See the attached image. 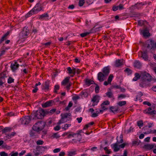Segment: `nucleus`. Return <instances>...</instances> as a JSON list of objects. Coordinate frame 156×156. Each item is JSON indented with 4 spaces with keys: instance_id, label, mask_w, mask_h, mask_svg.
Wrapping results in <instances>:
<instances>
[{
    "instance_id": "nucleus-1",
    "label": "nucleus",
    "mask_w": 156,
    "mask_h": 156,
    "mask_svg": "<svg viewBox=\"0 0 156 156\" xmlns=\"http://www.w3.org/2000/svg\"><path fill=\"white\" fill-rule=\"evenodd\" d=\"M42 9L41 4L38 2L37 3L34 8L31 10L26 16V17L30 16L34 14H36L41 11Z\"/></svg>"
},
{
    "instance_id": "nucleus-26",
    "label": "nucleus",
    "mask_w": 156,
    "mask_h": 156,
    "mask_svg": "<svg viewBox=\"0 0 156 156\" xmlns=\"http://www.w3.org/2000/svg\"><path fill=\"white\" fill-rule=\"evenodd\" d=\"M9 32L8 31L3 36L0 41V43H1L2 41L6 39L7 37L9 35Z\"/></svg>"
},
{
    "instance_id": "nucleus-12",
    "label": "nucleus",
    "mask_w": 156,
    "mask_h": 156,
    "mask_svg": "<svg viewBox=\"0 0 156 156\" xmlns=\"http://www.w3.org/2000/svg\"><path fill=\"white\" fill-rule=\"evenodd\" d=\"M81 131L82 130H81L79 131L77 133H75L74 134V137H73L76 139L75 141H77V142L78 141H80L82 139L81 135L80 134Z\"/></svg>"
},
{
    "instance_id": "nucleus-6",
    "label": "nucleus",
    "mask_w": 156,
    "mask_h": 156,
    "mask_svg": "<svg viewBox=\"0 0 156 156\" xmlns=\"http://www.w3.org/2000/svg\"><path fill=\"white\" fill-rule=\"evenodd\" d=\"M140 77L144 81H147L150 82L152 79L151 76L148 73L144 72L142 73L140 75Z\"/></svg>"
},
{
    "instance_id": "nucleus-27",
    "label": "nucleus",
    "mask_w": 156,
    "mask_h": 156,
    "mask_svg": "<svg viewBox=\"0 0 156 156\" xmlns=\"http://www.w3.org/2000/svg\"><path fill=\"white\" fill-rule=\"evenodd\" d=\"M71 126V124H65L62 126V128L63 130H66Z\"/></svg>"
},
{
    "instance_id": "nucleus-24",
    "label": "nucleus",
    "mask_w": 156,
    "mask_h": 156,
    "mask_svg": "<svg viewBox=\"0 0 156 156\" xmlns=\"http://www.w3.org/2000/svg\"><path fill=\"white\" fill-rule=\"evenodd\" d=\"M154 147V145L152 144H147L144 146V147L147 150H150Z\"/></svg>"
},
{
    "instance_id": "nucleus-11",
    "label": "nucleus",
    "mask_w": 156,
    "mask_h": 156,
    "mask_svg": "<svg viewBox=\"0 0 156 156\" xmlns=\"http://www.w3.org/2000/svg\"><path fill=\"white\" fill-rule=\"evenodd\" d=\"M47 148L46 147L39 146H37L36 148L37 151H38L40 153H43Z\"/></svg>"
},
{
    "instance_id": "nucleus-56",
    "label": "nucleus",
    "mask_w": 156,
    "mask_h": 156,
    "mask_svg": "<svg viewBox=\"0 0 156 156\" xmlns=\"http://www.w3.org/2000/svg\"><path fill=\"white\" fill-rule=\"evenodd\" d=\"M59 125H58L54 128V129L56 131L59 130L60 129V126H59Z\"/></svg>"
},
{
    "instance_id": "nucleus-52",
    "label": "nucleus",
    "mask_w": 156,
    "mask_h": 156,
    "mask_svg": "<svg viewBox=\"0 0 156 156\" xmlns=\"http://www.w3.org/2000/svg\"><path fill=\"white\" fill-rule=\"evenodd\" d=\"M33 152L34 153L35 156H37L41 154L38 151L36 152L35 149L33 150Z\"/></svg>"
},
{
    "instance_id": "nucleus-4",
    "label": "nucleus",
    "mask_w": 156,
    "mask_h": 156,
    "mask_svg": "<svg viewBox=\"0 0 156 156\" xmlns=\"http://www.w3.org/2000/svg\"><path fill=\"white\" fill-rule=\"evenodd\" d=\"M45 123L42 122H38L36 123L33 126V129L36 131H38L43 129L44 127Z\"/></svg>"
},
{
    "instance_id": "nucleus-42",
    "label": "nucleus",
    "mask_w": 156,
    "mask_h": 156,
    "mask_svg": "<svg viewBox=\"0 0 156 156\" xmlns=\"http://www.w3.org/2000/svg\"><path fill=\"white\" fill-rule=\"evenodd\" d=\"M137 125L139 126H142L143 125V122L142 120H140L138 121L137 122Z\"/></svg>"
},
{
    "instance_id": "nucleus-34",
    "label": "nucleus",
    "mask_w": 156,
    "mask_h": 156,
    "mask_svg": "<svg viewBox=\"0 0 156 156\" xmlns=\"http://www.w3.org/2000/svg\"><path fill=\"white\" fill-rule=\"evenodd\" d=\"M76 151H69L68 152V156H73L75 155L76 154Z\"/></svg>"
},
{
    "instance_id": "nucleus-18",
    "label": "nucleus",
    "mask_w": 156,
    "mask_h": 156,
    "mask_svg": "<svg viewBox=\"0 0 156 156\" xmlns=\"http://www.w3.org/2000/svg\"><path fill=\"white\" fill-rule=\"evenodd\" d=\"M123 60L121 59H118L116 60L115 62V66L116 67H118L123 65Z\"/></svg>"
},
{
    "instance_id": "nucleus-28",
    "label": "nucleus",
    "mask_w": 156,
    "mask_h": 156,
    "mask_svg": "<svg viewBox=\"0 0 156 156\" xmlns=\"http://www.w3.org/2000/svg\"><path fill=\"white\" fill-rule=\"evenodd\" d=\"M49 82L48 81H46L44 83V86L43 87V89L47 90L49 89Z\"/></svg>"
},
{
    "instance_id": "nucleus-63",
    "label": "nucleus",
    "mask_w": 156,
    "mask_h": 156,
    "mask_svg": "<svg viewBox=\"0 0 156 156\" xmlns=\"http://www.w3.org/2000/svg\"><path fill=\"white\" fill-rule=\"evenodd\" d=\"M118 9L120 10H121L124 9L123 5L122 4H120L118 6Z\"/></svg>"
},
{
    "instance_id": "nucleus-40",
    "label": "nucleus",
    "mask_w": 156,
    "mask_h": 156,
    "mask_svg": "<svg viewBox=\"0 0 156 156\" xmlns=\"http://www.w3.org/2000/svg\"><path fill=\"white\" fill-rule=\"evenodd\" d=\"M14 79L11 77H9L8 80V83H11L14 82Z\"/></svg>"
},
{
    "instance_id": "nucleus-45",
    "label": "nucleus",
    "mask_w": 156,
    "mask_h": 156,
    "mask_svg": "<svg viewBox=\"0 0 156 156\" xmlns=\"http://www.w3.org/2000/svg\"><path fill=\"white\" fill-rule=\"evenodd\" d=\"M44 142L43 140H38L36 142L37 144L38 145H42L43 144Z\"/></svg>"
},
{
    "instance_id": "nucleus-19",
    "label": "nucleus",
    "mask_w": 156,
    "mask_h": 156,
    "mask_svg": "<svg viewBox=\"0 0 156 156\" xmlns=\"http://www.w3.org/2000/svg\"><path fill=\"white\" fill-rule=\"evenodd\" d=\"M119 144L118 143L117 141L116 143H115L113 145L112 147L113 148L115 151L116 152L119 150Z\"/></svg>"
},
{
    "instance_id": "nucleus-8",
    "label": "nucleus",
    "mask_w": 156,
    "mask_h": 156,
    "mask_svg": "<svg viewBox=\"0 0 156 156\" xmlns=\"http://www.w3.org/2000/svg\"><path fill=\"white\" fill-rule=\"evenodd\" d=\"M144 112L145 114H147L150 115H153L156 114V111L152 109L150 107L144 111Z\"/></svg>"
},
{
    "instance_id": "nucleus-39",
    "label": "nucleus",
    "mask_w": 156,
    "mask_h": 156,
    "mask_svg": "<svg viewBox=\"0 0 156 156\" xmlns=\"http://www.w3.org/2000/svg\"><path fill=\"white\" fill-rule=\"evenodd\" d=\"M125 72H127L128 73V75L132 73V71L129 68L126 69L125 70Z\"/></svg>"
},
{
    "instance_id": "nucleus-38",
    "label": "nucleus",
    "mask_w": 156,
    "mask_h": 156,
    "mask_svg": "<svg viewBox=\"0 0 156 156\" xmlns=\"http://www.w3.org/2000/svg\"><path fill=\"white\" fill-rule=\"evenodd\" d=\"M120 140L119 141L118 140V137L117 136V142L119 143H122L123 142V139H122V138H123V136L122 135H121L120 136Z\"/></svg>"
},
{
    "instance_id": "nucleus-46",
    "label": "nucleus",
    "mask_w": 156,
    "mask_h": 156,
    "mask_svg": "<svg viewBox=\"0 0 156 156\" xmlns=\"http://www.w3.org/2000/svg\"><path fill=\"white\" fill-rule=\"evenodd\" d=\"M146 81H143L142 82L140 83V86L142 87H144L146 86V84H145V82Z\"/></svg>"
},
{
    "instance_id": "nucleus-51",
    "label": "nucleus",
    "mask_w": 156,
    "mask_h": 156,
    "mask_svg": "<svg viewBox=\"0 0 156 156\" xmlns=\"http://www.w3.org/2000/svg\"><path fill=\"white\" fill-rule=\"evenodd\" d=\"M18 154V153L17 152L14 153L13 152H12L10 154L11 156H17Z\"/></svg>"
},
{
    "instance_id": "nucleus-47",
    "label": "nucleus",
    "mask_w": 156,
    "mask_h": 156,
    "mask_svg": "<svg viewBox=\"0 0 156 156\" xmlns=\"http://www.w3.org/2000/svg\"><path fill=\"white\" fill-rule=\"evenodd\" d=\"M52 137L53 138H58L59 137V135H58L57 133H54L52 136Z\"/></svg>"
},
{
    "instance_id": "nucleus-23",
    "label": "nucleus",
    "mask_w": 156,
    "mask_h": 156,
    "mask_svg": "<svg viewBox=\"0 0 156 156\" xmlns=\"http://www.w3.org/2000/svg\"><path fill=\"white\" fill-rule=\"evenodd\" d=\"M141 57L145 61H147L148 60V57L147 54L144 52H141Z\"/></svg>"
},
{
    "instance_id": "nucleus-9",
    "label": "nucleus",
    "mask_w": 156,
    "mask_h": 156,
    "mask_svg": "<svg viewBox=\"0 0 156 156\" xmlns=\"http://www.w3.org/2000/svg\"><path fill=\"white\" fill-rule=\"evenodd\" d=\"M106 76L102 72H99L98 74V79L100 82L104 81Z\"/></svg>"
},
{
    "instance_id": "nucleus-14",
    "label": "nucleus",
    "mask_w": 156,
    "mask_h": 156,
    "mask_svg": "<svg viewBox=\"0 0 156 156\" xmlns=\"http://www.w3.org/2000/svg\"><path fill=\"white\" fill-rule=\"evenodd\" d=\"M54 101L52 100H50L47 101L45 103L42 105V106L43 108H46L52 105L54 103Z\"/></svg>"
},
{
    "instance_id": "nucleus-55",
    "label": "nucleus",
    "mask_w": 156,
    "mask_h": 156,
    "mask_svg": "<svg viewBox=\"0 0 156 156\" xmlns=\"http://www.w3.org/2000/svg\"><path fill=\"white\" fill-rule=\"evenodd\" d=\"M110 102L108 101H104L102 104H103L104 105H107L109 104Z\"/></svg>"
},
{
    "instance_id": "nucleus-59",
    "label": "nucleus",
    "mask_w": 156,
    "mask_h": 156,
    "mask_svg": "<svg viewBox=\"0 0 156 156\" xmlns=\"http://www.w3.org/2000/svg\"><path fill=\"white\" fill-rule=\"evenodd\" d=\"M98 113L96 112V113H94L92 114V117H97L98 115Z\"/></svg>"
},
{
    "instance_id": "nucleus-54",
    "label": "nucleus",
    "mask_w": 156,
    "mask_h": 156,
    "mask_svg": "<svg viewBox=\"0 0 156 156\" xmlns=\"http://www.w3.org/2000/svg\"><path fill=\"white\" fill-rule=\"evenodd\" d=\"M101 107L102 109L104 110H107V107L106 106V105H104L103 104H101Z\"/></svg>"
},
{
    "instance_id": "nucleus-10",
    "label": "nucleus",
    "mask_w": 156,
    "mask_h": 156,
    "mask_svg": "<svg viewBox=\"0 0 156 156\" xmlns=\"http://www.w3.org/2000/svg\"><path fill=\"white\" fill-rule=\"evenodd\" d=\"M29 34V30L27 28H24L20 34V36H21L23 38H25Z\"/></svg>"
},
{
    "instance_id": "nucleus-62",
    "label": "nucleus",
    "mask_w": 156,
    "mask_h": 156,
    "mask_svg": "<svg viewBox=\"0 0 156 156\" xmlns=\"http://www.w3.org/2000/svg\"><path fill=\"white\" fill-rule=\"evenodd\" d=\"M126 97V95L123 94H121L118 96V98H124Z\"/></svg>"
},
{
    "instance_id": "nucleus-36",
    "label": "nucleus",
    "mask_w": 156,
    "mask_h": 156,
    "mask_svg": "<svg viewBox=\"0 0 156 156\" xmlns=\"http://www.w3.org/2000/svg\"><path fill=\"white\" fill-rule=\"evenodd\" d=\"M140 77L139 74L138 73H136L135 74V76L133 79V80L136 81Z\"/></svg>"
},
{
    "instance_id": "nucleus-60",
    "label": "nucleus",
    "mask_w": 156,
    "mask_h": 156,
    "mask_svg": "<svg viewBox=\"0 0 156 156\" xmlns=\"http://www.w3.org/2000/svg\"><path fill=\"white\" fill-rule=\"evenodd\" d=\"M67 70L68 71V73L69 74L72 73V69L70 67L67 68Z\"/></svg>"
},
{
    "instance_id": "nucleus-13",
    "label": "nucleus",
    "mask_w": 156,
    "mask_h": 156,
    "mask_svg": "<svg viewBox=\"0 0 156 156\" xmlns=\"http://www.w3.org/2000/svg\"><path fill=\"white\" fill-rule=\"evenodd\" d=\"M102 73L106 76L109 74L110 71V68L108 67H105L103 68L102 70Z\"/></svg>"
},
{
    "instance_id": "nucleus-31",
    "label": "nucleus",
    "mask_w": 156,
    "mask_h": 156,
    "mask_svg": "<svg viewBox=\"0 0 156 156\" xmlns=\"http://www.w3.org/2000/svg\"><path fill=\"white\" fill-rule=\"evenodd\" d=\"M94 83V81L89 79L86 80V84L88 86H90L91 84H93Z\"/></svg>"
},
{
    "instance_id": "nucleus-57",
    "label": "nucleus",
    "mask_w": 156,
    "mask_h": 156,
    "mask_svg": "<svg viewBox=\"0 0 156 156\" xmlns=\"http://www.w3.org/2000/svg\"><path fill=\"white\" fill-rule=\"evenodd\" d=\"M60 151V148H57L54 150L53 151L54 153H56L59 152Z\"/></svg>"
},
{
    "instance_id": "nucleus-15",
    "label": "nucleus",
    "mask_w": 156,
    "mask_h": 156,
    "mask_svg": "<svg viewBox=\"0 0 156 156\" xmlns=\"http://www.w3.org/2000/svg\"><path fill=\"white\" fill-rule=\"evenodd\" d=\"M113 78V75L112 74H110L108 79L107 81H105L104 82V85L107 86L109 84H111Z\"/></svg>"
},
{
    "instance_id": "nucleus-20",
    "label": "nucleus",
    "mask_w": 156,
    "mask_h": 156,
    "mask_svg": "<svg viewBox=\"0 0 156 156\" xmlns=\"http://www.w3.org/2000/svg\"><path fill=\"white\" fill-rule=\"evenodd\" d=\"M134 66L137 68H140L142 66V64L139 61H135L134 63Z\"/></svg>"
},
{
    "instance_id": "nucleus-5",
    "label": "nucleus",
    "mask_w": 156,
    "mask_h": 156,
    "mask_svg": "<svg viewBox=\"0 0 156 156\" xmlns=\"http://www.w3.org/2000/svg\"><path fill=\"white\" fill-rule=\"evenodd\" d=\"M70 77H66L62 82L61 84L63 86H65V88L69 91L70 87L71 85V83L69 81Z\"/></svg>"
},
{
    "instance_id": "nucleus-61",
    "label": "nucleus",
    "mask_w": 156,
    "mask_h": 156,
    "mask_svg": "<svg viewBox=\"0 0 156 156\" xmlns=\"http://www.w3.org/2000/svg\"><path fill=\"white\" fill-rule=\"evenodd\" d=\"M143 103L144 105H147L149 106H150L151 105V104L148 101H144L143 102Z\"/></svg>"
},
{
    "instance_id": "nucleus-32",
    "label": "nucleus",
    "mask_w": 156,
    "mask_h": 156,
    "mask_svg": "<svg viewBox=\"0 0 156 156\" xmlns=\"http://www.w3.org/2000/svg\"><path fill=\"white\" fill-rule=\"evenodd\" d=\"M15 134L16 133L15 132H12L10 134L8 133V134H7V135L6 136V137L8 139H10L14 136Z\"/></svg>"
},
{
    "instance_id": "nucleus-25",
    "label": "nucleus",
    "mask_w": 156,
    "mask_h": 156,
    "mask_svg": "<svg viewBox=\"0 0 156 156\" xmlns=\"http://www.w3.org/2000/svg\"><path fill=\"white\" fill-rule=\"evenodd\" d=\"M99 97L98 96L96 95L94 96L92 99V101L93 102L98 103L99 101Z\"/></svg>"
},
{
    "instance_id": "nucleus-37",
    "label": "nucleus",
    "mask_w": 156,
    "mask_h": 156,
    "mask_svg": "<svg viewBox=\"0 0 156 156\" xmlns=\"http://www.w3.org/2000/svg\"><path fill=\"white\" fill-rule=\"evenodd\" d=\"M126 104V102L125 101H119L118 103V104L119 105L122 106L123 105H125Z\"/></svg>"
},
{
    "instance_id": "nucleus-43",
    "label": "nucleus",
    "mask_w": 156,
    "mask_h": 156,
    "mask_svg": "<svg viewBox=\"0 0 156 156\" xmlns=\"http://www.w3.org/2000/svg\"><path fill=\"white\" fill-rule=\"evenodd\" d=\"M110 109L112 112L114 113H115L117 111V109L115 108H114L113 107H111L110 108Z\"/></svg>"
},
{
    "instance_id": "nucleus-64",
    "label": "nucleus",
    "mask_w": 156,
    "mask_h": 156,
    "mask_svg": "<svg viewBox=\"0 0 156 156\" xmlns=\"http://www.w3.org/2000/svg\"><path fill=\"white\" fill-rule=\"evenodd\" d=\"M99 86H97L95 87V90L96 93H98L99 92Z\"/></svg>"
},
{
    "instance_id": "nucleus-7",
    "label": "nucleus",
    "mask_w": 156,
    "mask_h": 156,
    "mask_svg": "<svg viewBox=\"0 0 156 156\" xmlns=\"http://www.w3.org/2000/svg\"><path fill=\"white\" fill-rule=\"evenodd\" d=\"M30 116H26L21 118L20 119V122L23 125L28 124L30 121Z\"/></svg>"
},
{
    "instance_id": "nucleus-48",
    "label": "nucleus",
    "mask_w": 156,
    "mask_h": 156,
    "mask_svg": "<svg viewBox=\"0 0 156 156\" xmlns=\"http://www.w3.org/2000/svg\"><path fill=\"white\" fill-rule=\"evenodd\" d=\"M0 156H8V154L4 151H2L0 152Z\"/></svg>"
},
{
    "instance_id": "nucleus-3",
    "label": "nucleus",
    "mask_w": 156,
    "mask_h": 156,
    "mask_svg": "<svg viewBox=\"0 0 156 156\" xmlns=\"http://www.w3.org/2000/svg\"><path fill=\"white\" fill-rule=\"evenodd\" d=\"M70 116L71 114L70 113H65L61 114V118L57 124L60 125L61 124L67 122V121L70 120L71 119Z\"/></svg>"
},
{
    "instance_id": "nucleus-35",
    "label": "nucleus",
    "mask_w": 156,
    "mask_h": 156,
    "mask_svg": "<svg viewBox=\"0 0 156 156\" xmlns=\"http://www.w3.org/2000/svg\"><path fill=\"white\" fill-rule=\"evenodd\" d=\"M144 5V4L142 3H137L136 4V7L138 9L141 8Z\"/></svg>"
},
{
    "instance_id": "nucleus-41",
    "label": "nucleus",
    "mask_w": 156,
    "mask_h": 156,
    "mask_svg": "<svg viewBox=\"0 0 156 156\" xmlns=\"http://www.w3.org/2000/svg\"><path fill=\"white\" fill-rule=\"evenodd\" d=\"M90 34V33L87 32L81 34H80V35L82 37H84L87 36V35L89 34Z\"/></svg>"
},
{
    "instance_id": "nucleus-17",
    "label": "nucleus",
    "mask_w": 156,
    "mask_h": 156,
    "mask_svg": "<svg viewBox=\"0 0 156 156\" xmlns=\"http://www.w3.org/2000/svg\"><path fill=\"white\" fill-rule=\"evenodd\" d=\"M154 44L152 40L148 41L147 44V47L148 48L152 49L154 47Z\"/></svg>"
},
{
    "instance_id": "nucleus-2",
    "label": "nucleus",
    "mask_w": 156,
    "mask_h": 156,
    "mask_svg": "<svg viewBox=\"0 0 156 156\" xmlns=\"http://www.w3.org/2000/svg\"><path fill=\"white\" fill-rule=\"evenodd\" d=\"M45 112L44 110L41 109L35 112L33 115L31 116H33V119H41L43 118L45 115Z\"/></svg>"
},
{
    "instance_id": "nucleus-21",
    "label": "nucleus",
    "mask_w": 156,
    "mask_h": 156,
    "mask_svg": "<svg viewBox=\"0 0 156 156\" xmlns=\"http://www.w3.org/2000/svg\"><path fill=\"white\" fill-rule=\"evenodd\" d=\"M12 129L10 127H6L2 130V133H5L6 136L7 135V133L11 131Z\"/></svg>"
},
{
    "instance_id": "nucleus-33",
    "label": "nucleus",
    "mask_w": 156,
    "mask_h": 156,
    "mask_svg": "<svg viewBox=\"0 0 156 156\" xmlns=\"http://www.w3.org/2000/svg\"><path fill=\"white\" fill-rule=\"evenodd\" d=\"M106 96L109 98H113V95L112 92L110 91H108L106 93Z\"/></svg>"
},
{
    "instance_id": "nucleus-49",
    "label": "nucleus",
    "mask_w": 156,
    "mask_h": 156,
    "mask_svg": "<svg viewBox=\"0 0 156 156\" xmlns=\"http://www.w3.org/2000/svg\"><path fill=\"white\" fill-rule=\"evenodd\" d=\"M75 133H69L68 134V136H67V138H71L72 137H74V135Z\"/></svg>"
},
{
    "instance_id": "nucleus-29",
    "label": "nucleus",
    "mask_w": 156,
    "mask_h": 156,
    "mask_svg": "<svg viewBox=\"0 0 156 156\" xmlns=\"http://www.w3.org/2000/svg\"><path fill=\"white\" fill-rule=\"evenodd\" d=\"M143 95V93L141 92H138L136 96V101H137L138 100H140V98Z\"/></svg>"
},
{
    "instance_id": "nucleus-44",
    "label": "nucleus",
    "mask_w": 156,
    "mask_h": 156,
    "mask_svg": "<svg viewBox=\"0 0 156 156\" xmlns=\"http://www.w3.org/2000/svg\"><path fill=\"white\" fill-rule=\"evenodd\" d=\"M84 2V0H80L79 2V5L80 6H83Z\"/></svg>"
},
{
    "instance_id": "nucleus-22",
    "label": "nucleus",
    "mask_w": 156,
    "mask_h": 156,
    "mask_svg": "<svg viewBox=\"0 0 156 156\" xmlns=\"http://www.w3.org/2000/svg\"><path fill=\"white\" fill-rule=\"evenodd\" d=\"M142 33L143 36L144 37H148L150 35V34L147 29H145L142 31Z\"/></svg>"
},
{
    "instance_id": "nucleus-50",
    "label": "nucleus",
    "mask_w": 156,
    "mask_h": 156,
    "mask_svg": "<svg viewBox=\"0 0 156 156\" xmlns=\"http://www.w3.org/2000/svg\"><path fill=\"white\" fill-rule=\"evenodd\" d=\"M80 98V97L77 95H75L73 97V100L74 101H76Z\"/></svg>"
},
{
    "instance_id": "nucleus-16",
    "label": "nucleus",
    "mask_w": 156,
    "mask_h": 156,
    "mask_svg": "<svg viewBox=\"0 0 156 156\" xmlns=\"http://www.w3.org/2000/svg\"><path fill=\"white\" fill-rule=\"evenodd\" d=\"M19 66V64L16 62H15L14 64H11V68L12 71H14L18 69Z\"/></svg>"
},
{
    "instance_id": "nucleus-53",
    "label": "nucleus",
    "mask_w": 156,
    "mask_h": 156,
    "mask_svg": "<svg viewBox=\"0 0 156 156\" xmlns=\"http://www.w3.org/2000/svg\"><path fill=\"white\" fill-rule=\"evenodd\" d=\"M59 86L58 85H56L54 87V90H55V92H57L56 90H59Z\"/></svg>"
},
{
    "instance_id": "nucleus-30",
    "label": "nucleus",
    "mask_w": 156,
    "mask_h": 156,
    "mask_svg": "<svg viewBox=\"0 0 156 156\" xmlns=\"http://www.w3.org/2000/svg\"><path fill=\"white\" fill-rule=\"evenodd\" d=\"M48 13H44L40 16L39 19L41 20H44L45 18L48 17Z\"/></svg>"
},
{
    "instance_id": "nucleus-58",
    "label": "nucleus",
    "mask_w": 156,
    "mask_h": 156,
    "mask_svg": "<svg viewBox=\"0 0 156 156\" xmlns=\"http://www.w3.org/2000/svg\"><path fill=\"white\" fill-rule=\"evenodd\" d=\"M104 150L106 151V152L108 154H109L111 153L110 151L108 149L107 147H105L104 148Z\"/></svg>"
}]
</instances>
